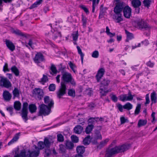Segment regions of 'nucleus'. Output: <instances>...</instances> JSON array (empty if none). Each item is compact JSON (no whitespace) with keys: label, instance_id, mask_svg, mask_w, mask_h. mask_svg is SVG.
<instances>
[{"label":"nucleus","instance_id":"obj_23","mask_svg":"<svg viewBox=\"0 0 157 157\" xmlns=\"http://www.w3.org/2000/svg\"><path fill=\"white\" fill-rule=\"evenodd\" d=\"M65 146L67 149L71 150L73 149L74 147V144L73 142L70 141H66Z\"/></svg>","mask_w":157,"mask_h":157},{"label":"nucleus","instance_id":"obj_25","mask_svg":"<svg viewBox=\"0 0 157 157\" xmlns=\"http://www.w3.org/2000/svg\"><path fill=\"white\" fill-rule=\"evenodd\" d=\"M29 111L32 113L35 112L37 109L36 105L34 104L29 105Z\"/></svg>","mask_w":157,"mask_h":157},{"label":"nucleus","instance_id":"obj_42","mask_svg":"<svg viewBox=\"0 0 157 157\" xmlns=\"http://www.w3.org/2000/svg\"><path fill=\"white\" fill-rule=\"evenodd\" d=\"M57 141L59 142H63L64 141V137L61 134H59L57 135Z\"/></svg>","mask_w":157,"mask_h":157},{"label":"nucleus","instance_id":"obj_53","mask_svg":"<svg viewBox=\"0 0 157 157\" xmlns=\"http://www.w3.org/2000/svg\"><path fill=\"white\" fill-rule=\"evenodd\" d=\"M110 96L111 99L113 102H116L117 101L118 98L115 95L111 94Z\"/></svg>","mask_w":157,"mask_h":157},{"label":"nucleus","instance_id":"obj_62","mask_svg":"<svg viewBox=\"0 0 157 157\" xmlns=\"http://www.w3.org/2000/svg\"><path fill=\"white\" fill-rule=\"evenodd\" d=\"M117 107L119 110L121 112H122L123 111V106H122L121 104L119 103L117 104Z\"/></svg>","mask_w":157,"mask_h":157},{"label":"nucleus","instance_id":"obj_3","mask_svg":"<svg viewBox=\"0 0 157 157\" xmlns=\"http://www.w3.org/2000/svg\"><path fill=\"white\" fill-rule=\"evenodd\" d=\"M40 154V151H31L28 150L27 151L25 149L21 151L19 155L17 154L15 155L14 157H37Z\"/></svg>","mask_w":157,"mask_h":157},{"label":"nucleus","instance_id":"obj_17","mask_svg":"<svg viewBox=\"0 0 157 157\" xmlns=\"http://www.w3.org/2000/svg\"><path fill=\"white\" fill-rule=\"evenodd\" d=\"M131 4L134 8H138L141 6V2L140 0H132Z\"/></svg>","mask_w":157,"mask_h":157},{"label":"nucleus","instance_id":"obj_51","mask_svg":"<svg viewBox=\"0 0 157 157\" xmlns=\"http://www.w3.org/2000/svg\"><path fill=\"white\" fill-rule=\"evenodd\" d=\"M95 122H96L95 117L90 118H89L88 120V123L89 124L90 123V124L93 125V124H94Z\"/></svg>","mask_w":157,"mask_h":157},{"label":"nucleus","instance_id":"obj_41","mask_svg":"<svg viewBox=\"0 0 157 157\" xmlns=\"http://www.w3.org/2000/svg\"><path fill=\"white\" fill-rule=\"evenodd\" d=\"M38 146L39 147L38 150H42L45 147L44 143L43 141H40L38 142Z\"/></svg>","mask_w":157,"mask_h":157},{"label":"nucleus","instance_id":"obj_63","mask_svg":"<svg viewBox=\"0 0 157 157\" xmlns=\"http://www.w3.org/2000/svg\"><path fill=\"white\" fill-rule=\"evenodd\" d=\"M134 96V95H130L127 96V95H126L127 101L132 100L133 99Z\"/></svg>","mask_w":157,"mask_h":157},{"label":"nucleus","instance_id":"obj_4","mask_svg":"<svg viewBox=\"0 0 157 157\" xmlns=\"http://www.w3.org/2000/svg\"><path fill=\"white\" fill-rule=\"evenodd\" d=\"M122 5L121 3H119L118 4H116L114 8V12L117 15V16H114L115 19L117 21V23H119L123 20L122 18V14L121 13L122 11Z\"/></svg>","mask_w":157,"mask_h":157},{"label":"nucleus","instance_id":"obj_32","mask_svg":"<svg viewBox=\"0 0 157 157\" xmlns=\"http://www.w3.org/2000/svg\"><path fill=\"white\" fill-rule=\"evenodd\" d=\"M90 135L87 136L83 140V144L85 145H88L90 143Z\"/></svg>","mask_w":157,"mask_h":157},{"label":"nucleus","instance_id":"obj_29","mask_svg":"<svg viewBox=\"0 0 157 157\" xmlns=\"http://www.w3.org/2000/svg\"><path fill=\"white\" fill-rule=\"evenodd\" d=\"M50 70L51 71H50V73L52 75L54 74H56L57 72H59L56 69V67L53 64L51 65Z\"/></svg>","mask_w":157,"mask_h":157},{"label":"nucleus","instance_id":"obj_2","mask_svg":"<svg viewBox=\"0 0 157 157\" xmlns=\"http://www.w3.org/2000/svg\"><path fill=\"white\" fill-rule=\"evenodd\" d=\"M130 147V144H126L108 148L106 151L105 157H112L113 155L126 151L129 149Z\"/></svg>","mask_w":157,"mask_h":157},{"label":"nucleus","instance_id":"obj_37","mask_svg":"<svg viewBox=\"0 0 157 157\" xmlns=\"http://www.w3.org/2000/svg\"><path fill=\"white\" fill-rule=\"evenodd\" d=\"M59 151L61 153H64L66 152V149L67 148L66 147H65L64 145L62 144H60L59 145Z\"/></svg>","mask_w":157,"mask_h":157},{"label":"nucleus","instance_id":"obj_14","mask_svg":"<svg viewBox=\"0 0 157 157\" xmlns=\"http://www.w3.org/2000/svg\"><path fill=\"white\" fill-rule=\"evenodd\" d=\"M44 102L45 103L48 105V106L50 107H52L53 106L54 104V101L52 99H50L48 96H45L44 98Z\"/></svg>","mask_w":157,"mask_h":157},{"label":"nucleus","instance_id":"obj_61","mask_svg":"<svg viewBox=\"0 0 157 157\" xmlns=\"http://www.w3.org/2000/svg\"><path fill=\"white\" fill-rule=\"evenodd\" d=\"M77 48L78 50V53L80 55V56H84V54L82 52L81 49L79 46H77Z\"/></svg>","mask_w":157,"mask_h":157},{"label":"nucleus","instance_id":"obj_21","mask_svg":"<svg viewBox=\"0 0 157 157\" xmlns=\"http://www.w3.org/2000/svg\"><path fill=\"white\" fill-rule=\"evenodd\" d=\"M107 89L103 88V86L100 87L99 89L101 97L106 96L107 93L109 92L108 90H105Z\"/></svg>","mask_w":157,"mask_h":157},{"label":"nucleus","instance_id":"obj_64","mask_svg":"<svg viewBox=\"0 0 157 157\" xmlns=\"http://www.w3.org/2000/svg\"><path fill=\"white\" fill-rule=\"evenodd\" d=\"M96 106V105L94 103H91L89 105V107L91 109H93V108Z\"/></svg>","mask_w":157,"mask_h":157},{"label":"nucleus","instance_id":"obj_34","mask_svg":"<svg viewBox=\"0 0 157 157\" xmlns=\"http://www.w3.org/2000/svg\"><path fill=\"white\" fill-rule=\"evenodd\" d=\"M147 123V120H140L138 123V126L140 127L141 126H144Z\"/></svg>","mask_w":157,"mask_h":157},{"label":"nucleus","instance_id":"obj_46","mask_svg":"<svg viewBox=\"0 0 157 157\" xmlns=\"http://www.w3.org/2000/svg\"><path fill=\"white\" fill-rule=\"evenodd\" d=\"M119 99L123 102L127 101L126 94H123L120 95L119 96Z\"/></svg>","mask_w":157,"mask_h":157},{"label":"nucleus","instance_id":"obj_15","mask_svg":"<svg viewBox=\"0 0 157 157\" xmlns=\"http://www.w3.org/2000/svg\"><path fill=\"white\" fill-rule=\"evenodd\" d=\"M110 82V81L106 79H103L101 82L100 87L103 86L105 89H107L108 86Z\"/></svg>","mask_w":157,"mask_h":157},{"label":"nucleus","instance_id":"obj_35","mask_svg":"<svg viewBox=\"0 0 157 157\" xmlns=\"http://www.w3.org/2000/svg\"><path fill=\"white\" fill-rule=\"evenodd\" d=\"M43 142L44 143L45 147L47 148H49L50 147V145L51 144V143L47 137H45L44 138Z\"/></svg>","mask_w":157,"mask_h":157},{"label":"nucleus","instance_id":"obj_44","mask_svg":"<svg viewBox=\"0 0 157 157\" xmlns=\"http://www.w3.org/2000/svg\"><path fill=\"white\" fill-rule=\"evenodd\" d=\"M48 78L47 75H43V77L41 79V82H42V84H44V83L48 81Z\"/></svg>","mask_w":157,"mask_h":157},{"label":"nucleus","instance_id":"obj_9","mask_svg":"<svg viewBox=\"0 0 157 157\" xmlns=\"http://www.w3.org/2000/svg\"><path fill=\"white\" fill-rule=\"evenodd\" d=\"M33 94L39 100H41L44 95L43 90L40 88H36L34 89L33 90Z\"/></svg>","mask_w":157,"mask_h":157},{"label":"nucleus","instance_id":"obj_20","mask_svg":"<svg viewBox=\"0 0 157 157\" xmlns=\"http://www.w3.org/2000/svg\"><path fill=\"white\" fill-rule=\"evenodd\" d=\"M20 135V133L16 134L13 139L8 143V145H10L15 142L17 141L19 138V136Z\"/></svg>","mask_w":157,"mask_h":157},{"label":"nucleus","instance_id":"obj_59","mask_svg":"<svg viewBox=\"0 0 157 157\" xmlns=\"http://www.w3.org/2000/svg\"><path fill=\"white\" fill-rule=\"evenodd\" d=\"M120 120L121 124H122L128 121V120L127 119H125L124 117H121Z\"/></svg>","mask_w":157,"mask_h":157},{"label":"nucleus","instance_id":"obj_28","mask_svg":"<svg viewBox=\"0 0 157 157\" xmlns=\"http://www.w3.org/2000/svg\"><path fill=\"white\" fill-rule=\"evenodd\" d=\"M53 30L54 32H53L52 36L53 37L52 38L54 40H55L58 36L61 37V34L60 32H59L57 30Z\"/></svg>","mask_w":157,"mask_h":157},{"label":"nucleus","instance_id":"obj_55","mask_svg":"<svg viewBox=\"0 0 157 157\" xmlns=\"http://www.w3.org/2000/svg\"><path fill=\"white\" fill-rule=\"evenodd\" d=\"M13 109L12 106H10L6 108L7 110L10 113L11 116L13 114Z\"/></svg>","mask_w":157,"mask_h":157},{"label":"nucleus","instance_id":"obj_26","mask_svg":"<svg viewBox=\"0 0 157 157\" xmlns=\"http://www.w3.org/2000/svg\"><path fill=\"white\" fill-rule=\"evenodd\" d=\"M125 32L127 35L126 42H128L129 40H131L134 38L133 35L132 33L129 32L126 30H125Z\"/></svg>","mask_w":157,"mask_h":157},{"label":"nucleus","instance_id":"obj_56","mask_svg":"<svg viewBox=\"0 0 157 157\" xmlns=\"http://www.w3.org/2000/svg\"><path fill=\"white\" fill-rule=\"evenodd\" d=\"M80 7L86 13L88 14L89 13V11L88 9L84 6H80Z\"/></svg>","mask_w":157,"mask_h":157},{"label":"nucleus","instance_id":"obj_47","mask_svg":"<svg viewBox=\"0 0 157 157\" xmlns=\"http://www.w3.org/2000/svg\"><path fill=\"white\" fill-rule=\"evenodd\" d=\"M59 71H61L62 74L65 71L64 70L66 68L65 67H63L62 66V64L60 63L59 65Z\"/></svg>","mask_w":157,"mask_h":157},{"label":"nucleus","instance_id":"obj_48","mask_svg":"<svg viewBox=\"0 0 157 157\" xmlns=\"http://www.w3.org/2000/svg\"><path fill=\"white\" fill-rule=\"evenodd\" d=\"M107 10V8L104 7L103 5H101L100 7V13H101V14H102L104 15V13H105L106 11Z\"/></svg>","mask_w":157,"mask_h":157},{"label":"nucleus","instance_id":"obj_19","mask_svg":"<svg viewBox=\"0 0 157 157\" xmlns=\"http://www.w3.org/2000/svg\"><path fill=\"white\" fill-rule=\"evenodd\" d=\"M151 105L153 103H155L157 102V98L156 93L154 91L151 93Z\"/></svg>","mask_w":157,"mask_h":157},{"label":"nucleus","instance_id":"obj_24","mask_svg":"<svg viewBox=\"0 0 157 157\" xmlns=\"http://www.w3.org/2000/svg\"><path fill=\"white\" fill-rule=\"evenodd\" d=\"M94 128V125L89 124L86 127L85 132L86 134H89L90 133Z\"/></svg>","mask_w":157,"mask_h":157},{"label":"nucleus","instance_id":"obj_45","mask_svg":"<svg viewBox=\"0 0 157 157\" xmlns=\"http://www.w3.org/2000/svg\"><path fill=\"white\" fill-rule=\"evenodd\" d=\"M13 33L16 35L21 36H25V34L21 32L18 30H14L13 31Z\"/></svg>","mask_w":157,"mask_h":157},{"label":"nucleus","instance_id":"obj_36","mask_svg":"<svg viewBox=\"0 0 157 157\" xmlns=\"http://www.w3.org/2000/svg\"><path fill=\"white\" fill-rule=\"evenodd\" d=\"M123 108L124 109L129 110L132 108V105L129 102H127L123 106Z\"/></svg>","mask_w":157,"mask_h":157},{"label":"nucleus","instance_id":"obj_16","mask_svg":"<svg viewBox=\"0 0 157 157\" xmlns=\"http://www.w3.org/2000/svg\"><path fill=\"white\" fill-rule=\"evenodd\" d=\"M83 129V128L80 125H78L74 128V131L75 133L79 134L82 133Z\"/></svg>","mask_w":157,"mask_h":157},{"label":"nucleus","instance_id":"obj_52","mask_svg":"<svg viewBox=\"0 0 157 157\" xmlns=\"http://www.w3.org/2000/svg\"><path fill=\"white\" fill-rule=\"evenodd\" d=\"M73 37V40L75 41H76L78 38V31H77L75 33H73L72 34Z\"/></svg>","mask_w":157,"mask_h":157},{"label":"nucleus","instance_id":"obj_1","mask_svg":"<svg viewBox=\"0 0 157 157\" xmlns=\"http://www.w3.org/2000/svg\"><path fill=\"white\" fill-rule=\"evenodd\" d=\"M60 86L56 92L57 97L59 99L61 98L66 93L67 84L70 83L73 85H75L76 84L71 74L66 71L62 74Z\"/></svg>","mask_w":157,"mask_h":157},{"label":"nucleus","instance_id":"obj_50","mask_svg":"<svg viewBox=\"0 0 157 157\" xmlns=\"http://www.w3.org/2000/svg\"><path fill=\"white\" fill-rule=\"evenodd\" d=\"M99 55L98 52L95 50L93 52L92 54V56L94 58H98Z\"/></svg>","mask_w":157,"mask_h":157},{"label":"nucleus","instance_id":"obj_58","mask_svg":"<svg viewBox=\"0 0 157 157\" xmlns=\"http://www.w3.org/2000/svg\"><path fill=\"white\" fill-rule=\"evenodd\" d=\"M3 71L4 72L10 71V70L8 68V65L7 63H5L3 67Z\"/></svg>","mask_w":157,"mask_h":157},{"label":"nucleus","instance_id":"obj_38","mask_svg":"<svg viewBox=\"0 0 157 157\" xmlns=\"http://www.w3.org/2000/svg\"><path fill=\"white\" fill-rule=\"evenodd\" d=\"M68 94L69 96L74 97L75 96V90L74 89H69Z\"/></svg>","mask_w":157,"mask_h":157},{"label":"nucleus","instance_id":"obj_40","mask_svg":"<svg viewBox=\"0 0 157 157\" xmlns=\"http://www.w3.org/2000/svg\"><path fill=\"white\" fill-rule=\"evenodd\" d=\"M141 105L140 104H138L135 111V115H138L140 112Z\"/></svg>","mask_w":157,"mask_h":157},{"label":"nucleus","instance_id":"obj_54","mask_svg":"<svg viewBox=\"0 0 157 157\" xmlns=\"http://www.w3.org/2000/svg\"><path fill=\"white\" fill-rule=\"evenodd\" d=\"M146 65L150 67H154L155 63L152 62L151 60H149L146 63Z\"/></svg>","mask_w":157,"mask_h":157},{"label":"nucleus","instance_id":"obj_11","mask_svg":"<svg viewBox=\"0 0 157 157\" xmlns=\"http://www.w3.org/2000/svg\"><path fill=\"white\" fill-rule=\"evenodd\" d=\"M34 60L35 63H39L44 61V59L43 55L41 53L39 52L36 55Z\"/></svg>","mask_w":157,"mask_h":157},{"label":"nucleus","instance_id":"obj_49","mask_svg":"<svg viewBox=\"0 0 157 157\" xmlns=\"http://www.w3.org/2000/svg\"><path fill=\"white\" fill-rule=\"evenodd\" d=\"M48 89L50 91H54L56 89V85L54 84H50L49 87Z\"/></svg>","mask_w":157,"mask_h":157},{"label":"nucleus","instance_id":"obj_43","mask_svg":"<svg viewBox=\"0 0 157 157\" xmlns=\"http://www.w3.org/2000/svg\"><path fill=\"white\" fill-rule=\"evenodd\" d=\"M71 138L72 142L77 143L78 142L79 139L78 137L76 136L72 135L71 136Z\"/></svg>","mask_w":157,"mask_h":157},{"label":"nucleus","instance_id":"obj_18","mask_svg":"<svg viewBox=\"0 0 157 157\" xmlns=\"http://www.w3.org/2000/svg\"><path fill=\"white\" fill-rule=\"evenodd\" d=\"M3 97L5 100L9 101L11 98L12 95L10 92L6 91L3 93Z\"/></svg>","mask_w":157,"mask_h":157},{"label":"nucleus","instance_id":"obj_57","mask_svg":"<svg viewBox=\"0 0 157 157\" xmlns=\"http://www.w3.org/2000/svg\"><path fill=\"white\" fill-rule=\"evenodd\" d=\"M146 102L145 103V105L149 104L150 102L149 99V94H147L145 96Z\"/></svg>","mask_w":157,"mask_h":157},{"label":"nucleus","instance_id":"obj_60","mask_svg":"<svg viewBox=\"0 0 157 157\" xmlns=\"http://www.w3.org/2000/svg\"><path fill=\"white\" fill-rule=\"evenodd\" d=\"M82 22L83 26L85 27L86 24V18L83 15H82Z\"/></svg>","mask_w":157,"mask_h":157},{"label":"nucleus","instance_id":"obj_27","mask_svg":"<svg viewBox=\"0 0 157 157\" xmlns=\"http://www.w3.org/2000/svg\"><path fill=\"white\" fill-rule=\"evenodd\" d=\"M11 70L15 75L17 76L19 75V70L15 66H13L11 68Z\"/></svg>","mask_w":157,"mask_h":157},{"label":"nucleus","instance_id":"obj_12","mask_svg":"<svg viewBox=\"0 0 157 157\" xmlns=\"http://www.w3.org/2000/svg\"><path fill=\"white\" fill-rule=\"evenodd\" d=\"M5 43L6 47L11 52H13L15 50V45L10 40L6 39L5 40Z\"/></svg>","mask_w":157,"mask_h":157},{"label":"nucleus","instance_id":"obj_13","mask_svg":"<svg viewBox=\"0 0 157 157\" xmlns=\"http://www.w3.org/2000/svg\"><path fill=\"white\" fill-rule=\"evenodd\" d=\"M97 129L94 130V136L96 139L101 140L102 137L101 135L100 130L101 129V127L100 126H97Z\"/></svg>","mask_w":157,"mask_h":157},{"label":"nucleus","instance_id":"obj_33","mask_svg":"<svg viewBox=\"0 0 157 157\" xmlns=\"http://www.w3.org/2000/svg\"><path fill=\"white\" fill-rule=\"evenodd\" d=\"M13 98L16 97L18 98L20 96L19 91L17 88H14L13 91Z\"/></svg>","mask_w":157,"mask_h":157},{"label":"nucleus","instance_id":"obj_31","mask_svg":"<svg viewBox=\"0 0 157 157\" xmlns=\"http://www.w3.org/2000/svg\"><path fill=\"white\" fill-rule=\"evenodd\" d=\"M43 0H38L33 4L29 7V9H32L37 7L42 2Z\"/></svg>","mask_w":157,"mask_h":157},{"label":"nucleus","instance_id":"obj_22","mask_svg":"<svg viewBox=\"0 0 157 157\" xmlns=\"http://www.w3.org/2000/svg\"><path fill=\"white\" fill-rule=\"evenodd\" d=\"M76 151L78 154H83L85 151V147L83 146H78L76 148Z\"/></svg>","mask_w":157,"mask_h":157},{"label":"nucleus","instance_id":"obj_10","mask_svg":"<svg viewBox=\"0 0 157 157\" xmlns=\"http://www.w3.org/2000/svg\"><path fill=\"white\" fill-rule=\"evenodd\" d=\"M105 72V69L103 68H100L98 70L95 76V78L98 82H99L101 78L104 75Z\"/></svg>","mask_w":157,"mask_h":157},{"label":"nucleus","instance_id":"obj_39","mask_svg":"<svg viewBox=\"0 0 157 157\" xmlns=\"http://www.w3.org/2000/svg\"><path fill=\"white\" fill-rule=\"evenodd\" d=\"M151 2L152 0H144L143 3L145 7L148 8L150 6Z\"/></svg>","mask_w":157,"mask_h":157},{"label":"nucleus","instance_id":"obj_5","mask_svg":"<svg viewBox=\"0 0 157 157\" xmlns=\"http://www.w3.org/2000/svg\"><path fill=\"white\" fill-rule=\"evenodd\" d=\"M39 107L38 116H41L42 115L44 116L48 115L51 112V107H50L44 104H41L39 105Z\"/></svg>","mask_w":157,"mask_h":157},{"label":"nucleus","instance_id":"obj_30","mask_svg":"<svg viewBox=\"0 0 157 157\" xmlns=\"http://www.w3.org/2000/svg\"><path fill=\"white\" fill-rule=\"evenodd\" d=\"M14 108L17 111L21 109V104L19 101H15L14 102Z\"/></svg>","mask_w":157,"mask_h":157},{"label":"nucleus","instance_id":"obj_6","mask_svg":"<svg viewBox=\"0 0 157 157\" xmlns=\"http://www.w3.org/2000/svg\"><path fill=\"white\" fill-rule=\"evenodd\" d=\"M139 29H144L145 30L150 29L151 26L144 19H141L137 20L135 21Z\"/></svg>","mask_w":157,"mask_h":157},{"label":"nucleus","instance_id":"obj_7","mask_svg":"<svg viewBox=\"0 0 157 157\" xmlns=\"http://www.w3.org/2000/svg\"><path fill=\"white\" fill-rule=\"evenodd\" d=\"M119 3H121L122 5V10L123 11L124 16L125 17L127 18H129L132 14V9L128 6L124 7V3L123 2L116 3V4H118Z\"/></svg>","mask_w":157,"mask_h":157},{"label":"nucleus","instance_id":"obj_8","mask_svg":"<svg viewBox=\"0 0 157 157\" xmlns=\"http://www.w3.org/2000/svg\"><path fill=\"white\" fill-rule=\"evenodd\" d=\"M28 103L26 102H24L23 104V107L21 111V114L22 119L24 120L25 122H26L28 120Z\"/></svg>","mask_w":157,"mask_h":157}]
</instances>
